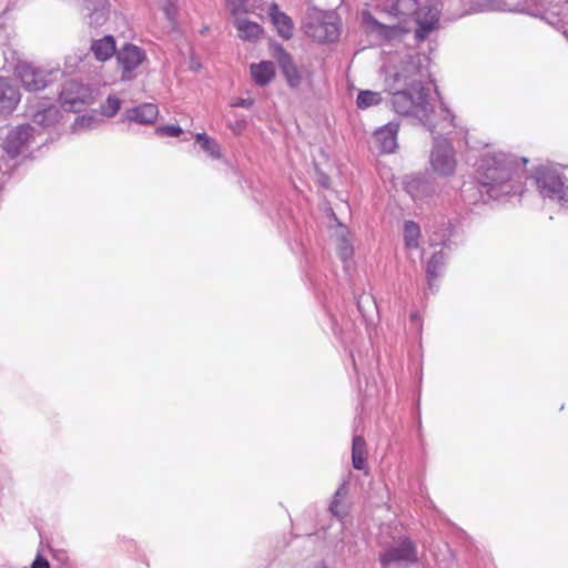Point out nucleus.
Masks as SVG:
<instances>
[{"label":"nucleus","instance_id":"obj_1","mask_svg":"<svg viewBox=\"0 0 568 568\" xmlns=\"http://www.w3.org/2000/svg\"><path fill=\"white\" fill-rule=\"evenodd\" d=\"M429 59L419 52L397 54L384 65V84L392 93V105L397 114L417 119L429 132H436L430 119Z\"/></svg>","mask_w":568,"mask_h":568},{"label":"nucleus","instance_id":"obj_2","mask_svg":"<svg viewBox=\"0 0 568 568\" xmlns=\"http://www.w3.org/2000/svg\"><path fill=\"white\" fill-rule=\"evenodd\" d=\"M526 163V158L518 159L511 153L490 149L484 151L475 164L476 181L462 187L463 200L475 205L519 193L518 171Z\"/></svg>","mask_w":568,"mask_h":568},{"label":"nucleus","instance_id":"obj_3","mask_svg":"<svg viewBox=\"0 0 568 568\" xmlns=\"http://www.w3.org/2000/svg\"><path fill=\"white\" fill-rule=\"evenodd\" d=\"M430 119L436 123V132L433 135V148L430 150L429 163L432 170L442 176H450L455 173L457 159L450 139L445 138L457 128L455 116L443 103L436 110L430 111Z\"/></svg>","mask_w":568,"mask_h":568},{"label":"nucleus","instance_id":"obj_4","mask_svg":"<svg viewBox=\"0 0 568 568\" xmlns=\"http://www.w3.org/2000/svg\"><path fill=\"white\" fill-rule=\"evenodd\" d=\"M382 10L388 16L405 22L408 18H413L417 23L415 30V39L424 41L428 34L436 28L439 13L436 9L420 6L419 0H386L379 3Z\"/></svg>","mask_w":568,"mask_h":568},{"label":"nucleus","instance_id":"obj_5","mask_svg":"<svg viewBox=\"0 0 568 568\" xmlns=\"http://www.w3.org/2000/svg\"><path fill=\"white\" fill-rule=\"evenodd\" d=\"M530 179L539 195L568 209V180L551 165H538L532 169Z\"/></svg>","mask_w":568,"mask_h":568},{"label":"nucleus","instance_id":"obj_6","mask_svg":"<svg viewBox=\"0 0 568 568\" xmlns=\"http://www.w3.org/2000/svg\"><path fill=\"white\" fill-rule=\"evenodd\" d=\"M48 139L31 124H20L12 128L3 140L2 149L10 158H17L29 151L33 145L41 146Z\"/></svg>","mask_w":568,"mask_h":568},{"label":"nucleus","instance_id":"obj_7","mask_svg":"<svg viewBox=\"0 0 568 568\" xmlns=\"http://www.w3.org/2000/svg\"><path fill=\"white\" fill-rule=\"evenodd\" d=\"M304 31L320 43L334 42L341 33L338 17L333 11H320L307 19Z\"/></svg>","mask_w":568,"mask_h":568},{"label":"nucleus","instance_id":"obj_8","mask_svg":"<svg viewBox=\"0 0 568 568\" xmlns=\"http://www.w3.org/2000/svg\"><path fill=\"white\" fill-rule=\"evenodd\" d=\"M418 560L416 544L409 537H399L379 555L383 567L390 564H415Z\"/></svg>","mask_w":568,"mask_h":568},{"label":"nucleus","instance_id":"obj_9","mask_svg":"<svg viewBox=\"0 0 568 568\" xmlns=\"http://www.w3.org/2000/svg\"><path fill=\"white\" fill-rule=\"evenodd\" d=\"M362 24L365 30L383 41L400 39L407 30L398 24H384L379 22L369 11L362 12Z\"/></svg>","mask_w":568,"mask_h":568},{"label":"nucleus","instance_id":"obj_10","mask_svg":"<svg viewBox=\"0 0 568 568\" xmlns=\"http://www.w3.org/2000/svg\"><path fill=\"white\" fill-rule=\"evenodd\" d=\"M145 52L135 44L126 43L116 52V61L123 80H132L134 71L145 60Z\"/></svg>","mask_w":568,"mask_h":568},{"label":"nucleus","instance_id":"obj_11","mask_svg":"<svg viewBox=\"0 0 568 568\" xmlns=\"http://www.w3.org/2000/svg\"><path fill=\"white\" fill-rule=\"evenodd\" d=\"M33 124L40 126L43 131L57 125L61 119L60 109L47 101H40L37 104H30L27 111Z\"/></svg>","mask_w":568,"mask_h":568},{"label":"nucleus","instance_id":"obj_12","mask_svg":"<svg viewBox=\"0 0 568 568\" xmlns=\"http://www.w3.org/2000/svg\"><path fill=\"white\" fill-rule=\"evenodd\" d=\"M17 73L24 89L30 92L43 90L48 87L52 77V72H47L27 63L19 65L17 68Z\"/></svg>","mask_w":568,"mask_h":568},{"label":"nucleus","instance_id":"obj_13","mask_svg":"<svg viewBox=\"0 0 568 568\" xmlns=\"http://www.w3.org/2000/svg\"><path fill=\"white\" fill-rule=\"evenodd\" d=\"M21 101V92L13 80L0 77V116H10Z\"/></svg>","mask_w":568,"mask_h":568},{"label":"nucleus","instance_id":"obj_14","mask_svg":"<svg viewBox=\"0 0 568 568\" xmlns=\"http://www.w3.org/2000/svg\"><path fill=\"white\" fill-rule=\"evenodd\" d=\"M273 58L276 59L287 84L291 88H298L303 80L302 73L295 65L291 54L283 48V45H273Z\"/></svg>","mask_w":568,"mask_h":568},{"label":"nucleus","instance_id":"obj_15","mask_svg":"<svg viewBox=\"0 0 568 568\" xmlns=\"http://www.w3.org/2000/svg\"><path fill=\"white\" fill-rule=\"evenodd\" d=\"M405 190L415 202H423L435 194L436 184L426 176L413 175L406 179Z\"/></svg>","mask_w":568,"mask_h":568},{"label":"nucleus","instance_id":"obj_16","mask_svg":"<svg viewBox=\"0 0 568 568\" xmlns=\"http://www.w3.org/2000/svg\"><path fill=\"white\" fill-rule=\"evenodd\" d=\"M399 124L396 122H388L387 124L378 128L374 132V142L381 153L389 154L397 149V134Z\"/></svg>","mask_w":568,"mask_h":568},{"label":"nucleus","instance_id":"obj_17","mask_svg":"<svg viewBox=\"0 0 568 568\" xmlns=\"http://www.w3.org/2000/svg\"><path fill=\"white\" fill-rule=\"evenodd\" d=\"M159 116V108L153 103H142L138 106L126 109L121 121L135 122L142 125L153 124Z\"/></svg>","mask_w":568,"mask_h":568},{"label":"nucleus","instance_id":"obj_18","mask_svg":"<svg viewBox=\"0 0 568 568\" xmlns=\"http://www.w3.org/2000/svg\"><path fill=\"white\" fill-rule=\"evenodd\" d=\"M268 16L277 34L284 40H290L293 37L294 31V23L291 17L281 11L276 3H272L270 6Z\"/></svg>","mask_w":568,"mask_h":568},{"label":"nucleus","instance_id":"obj_19","mask_svg":"<svg viewBox=\"0 0 568 568\" xmlns=\"http://www.w3.org/2000/svg\"><path fill=\"white\" fill-rule=\"evenodd\" d=\"M446 255L443 250L435 251L430 260L426 264V276L428 288L430 291L437 290V280L442 276L445 266Z\"/></svg>","mask_w":568,"mask_h":568},{"label":"nucleus","instance_id":"obj_20","mask_svg":"<svg viewBox=\"0 0 568 568\" xmlns=\"http://www.w3.org/2000/svg\"><path fill=\"white\" fill-rule=\"evenodd\" d=\"M232 17L234 18L233 23L240 39L244 41H255L260 38L263 29L258 23L250 21L243 17L242 13Z\"/></svg>","mask_w":568,"mask_h":568},{"label":"nucleus","instance_id":"obj_21","mask_svg":"<svg viewBox=\"0 0 568 568\" xmlns=\"http://www.w3.org/2000/svg\"><path fill=\"white\" fill-rule=\"evenodd\" d=\"M81 87L75 81L67 82L61 92L60 100L62 105L68 110H75L79 104H83L84 94H81Z\"/></svg>","mask_w":568,"mask_h":568},{"label":"nucleus","instance_id":"obj_22","mask_svg":"<svg viewBox=\"0 0 568 568\" xmlns=\"http://www.w3.org/2000/svg\"><path fill=\"white\" fill-rule=\"evenodd\" d=\"M91 51L99 61H106L116 54L115 40L112 36H104L101 39L93 40Z\"/></svg>","mask_w":568,"mask_h":568},{"label":"nucleus","instance_id":"obj_23","mask_svg":"<svg viewBox=\"0 0 568 568\" xmlns=\"http://www.w3.org/2000/svg\"><path fill=\"white\" fill-rule=\"evenodd\" d=\"M251 75L255 84L264 87L268 84L275 75V67L271 61H261L251 64Z\"/></svg>","mask_w":568,"mask_h":568},{"label":"nucleus","instance_id":"obj_24","mask_svg":"<svg viewBox=\"0 0 568 568\" xmlns=\"http://www.w3.org/2000/svg\"><path fill=\"white\" fill-rule=\"evenodd\" d=\"M366 459V442L363 436L355 435L352 443V465L357 470H365L367 468Z\"/></svg>","mask_w":568,"mask_h":568},{"label":"nucleus","instance_id":"obj_25","mask_svg":"<svg viewBox=\"0 0 568 568\" xmlns=\"http://www.w3.org/2000/svg\"><path fill=\"white\" fill-rule=\"evenodd\" d=\"M102 119L99 114L94 112L87 113L75 118L72 130L75 133L94 130L100 125Z\"/></svg>","mask_w":568,"mask_h":568},{"label":"nucleus","instance_id":"obj_26","mask_svg":"<svg viewBox=\"0 0 568 568\" xmlns=\"http://www.w3.org/2000/svg\"><path fill=\"white\" fill-rule=\"evenodd\" d=\"M195 141L200 144L201 149L207 153V155L214 160H219L222 156L220 144L209 136L206 133L201 132L195 134Z\"/></svg>","mask_w":568,"mask_h":568},{"label":"nucleus","instance_id":"obj_27","mask_svg":"<svg viewBox=\"0 0 568 568\" xmlns=\"http://www.w3.org/2000/svg\"><path fill=\"white\" fill-rule=\"evenodd\" d=\"M420 227L413 221L404 224V242L407 250H416L419 246Z\"/></svg>","mask_w":568,"mask_h":568},{"label":"nucleus","instance_id":"obj_28","mask_svg":"<svg viewBox=\"0 0 568 568\" xmlns=\"http://www.w3.org/2000/svg\"><path fill=\"white\" fill-rule=\"evenodd\" d=\"M383 98L379 92L371 90H362L356 98V105L361 110H366L381 104Z\"/></svg>","mask_w":568,"mask_h":568},{"label":"nucleus","instance_id":"obj_29","mask_svg":"<svg viewBox=\"0 0 568 568\" xmlns=\"http://www.w3.org/2000/svg\"><path fill=\"white\" fill-rule=\"evenodd\" d=\"M348 493L347 489V481H344L341 484V486L337 488V490L334 494L333 500L329 505V510L335 516H342L345 513V509L342 505L343 499L346 497Z\"/></svg>","mask_w":568,"mask_h":568},{"label":"nucleus","instance_id":"obj_30","mask_svg":"<svg viewBox=\"0 0 568 568\" xmlns=\"http://www.w3.org/2000/svg\"><path fill=\"white\" fill-rule=\"evenodd\" d=\"M356 305L358 312L363 317H367L372 310L377 308L376 301L372 294L362 293L356 297Z\"/></svg>","mask_w":568,"mask_h":568},{"label":"nucleus","instance_id":"obj_31","mask_svg":"<svg viewBox=\"0 0 568 568\" xmlns=\"http://www.w3.org/2000/svg\"><path fill=\"white\" fill-rule=\"evenodd\" d=\"M122 105L120 98L116 95H109L104 103L101 104L102 115L113 118L118 114Z\"/></svg>","mask_w":568,"mask_h":568},{"label":"nucleus","instance_id":"obj_32","mask_svg":"<svg viewBox=\"0 0 568 568\" xmlns=\"http://www.w3.org/2000/svg\"><path fill=\"white\" fill-rule=\"evenodd\" d=\"M109 18V8L105 3L95 7L92 12L89 14V23L91 26H102Z\"/></svg>","mask_w":568,"mask_h":568},{"label":"nucleus","instance_id":"obj_33","mask_svg":"<svg viewBox=\"0 0 568 568\" xmlns=\"http://www.w3.org/2000/svg\"><path fill=\"white\" fill-rule=\"evenodd\" d=\"M338 256L343 262L348 261L353 255V246L347 239L341 237L337 245Z\"/></svg>","mask_w":568,"mask_h":568},{"label":"nucleus","instance_id":"obj_34","mask_svg":"<svg viewBox=\"0 0 568 568\" xmlns=\"http://www.w3.org/2000/svg\"><path fill=\"white\" fill-rule=\"evenodd\" d=\"M183 132L180 125L169 124L156 128V133L162 136L178 138Z\"/></svg>","mask_w":568,"mask_h":568},{"label":"nucleus","instance_id":"obj_35","mask_svg":"<svg viewBox=\"0 0 568 568\" xmlns=\"http://www.w3.org/2000/svg\"><path fill=\"white\" fill-rule=\"evenodd\" d=\"M248 0H226L227 8L232 16L246 12V3Z\"/></svg>","mask_w":568,"mask_h":568},{"label":"nucleus","instance_id":"obj_36","mask_svg":"<svg viewBox=\"0 0 568 568\" xmlns=\"http://www.w3.org/2000/svg\"><path fill=\"white\" fill-rule=\"evenodd\" d=\"M247 125L245 119H235L234 121L229 122V128L234 134H241Z\"/></svg>","mask_w":568,"mask_h":568},{"label":"nucleus","instance_id":"obj_37","mask_svg":"<svg viewBox=\"0 0 568 568\" xmlns=\"http://www.w3.org/2000/svg\"><path fill=\"white\" fill-rule=\"evenodd\" d=\"M254 104V100L251 98H237L232 101L231 106L250 109Z\"/></svg>","mask_w":568,"mask_h":568},{"label":"nucleus","instance_id":"obj_38","mask_svg":"<svg viewBox=\"0 0 568 568\" xmlns=\"http://www.w3.org/2000/svg\"><path fill=\"white\" fill-rule=\"evenodd\" d=\"M31 568H50V564L41 555H38L33 560Z\"/></svg>","mask_w":568,"mask_h":568},{"label":"nucleus","instance_id":"obj_39","mask_svg":"<svg viewBox=\"0 0 568 568\" xmlns=\"http://www.w3.org/2000/svg\"><path fill=\"white\" fill-rule=\"evenodd\" d=\"M175 11H176L175 6L172 2L169 1L165 4L164 12H165L166 18L170 21L174 20Z\"/></svg>","mask_w":568,"mask_h":568},{"label":"nucleus","instance_id":"obj_40","mask_svg":"<svg viewBox=\"0 0 568 568\" xmlns=\"http://www.w3.org/2000/svg\"><path fill=\"white\" fill-rule=\"evenodd\" d=\"M410 322L416 326V329L422 331V318L417 312L410 314Z\"/></svg>","mask_w":568,"mask_h":568},{"label":"nucleus","instance_id":"obj_41","mask_svg":"<svg viewBox=\"0 0 568 568\" xmlns=\"http://www.w3.org/2000/svg\"><path fill=\"white\" fill-rule=\"evenodd\" d=\"M315 568H326V566L324 564H321V565L316 566Z\"/></svg>","mask_w":568,"mask_h":568},{"label":"nucleus","instance_id":"obj_42","mask_svg":"<svg viewBox=\"0 0 568 568\" xmlns=\"http://www.w3.org/2000/svg\"><path fill=\"white\" fill-rule=\"evenodd\" d=\"M325 180H327V176H324V180H322V185H326Z\"/></svg>","mask_w":568,"mask_h":568},{"label":"nucleus","instance_id":"obj_43","mask_svg":"<svg viewBox=\"0 0 568 568\" xmlns=\"http://www.w3.org/2000/svg\"><path fill=\"white\" fill-rule=\"evenodd\" d=\"M325 180H327V176H324V180H322V185H326Z\"/></svg>","mask_w":568,"mask_h":568},{"label":"nucleus","instance_id":"obj_44","mask_svg":"<svg viewBox=\"0 0 568 568\" xmlns=\"http://www.w3.org/2000/svg\"><path fill=\"white\" fill-rule=\"evenodd\" d=\"M325 180H327V176H324V180H322V185H326Z\"/></svg>","mask_w":568,"mask_h":568},{"label":"nucleus","instance_id":"obj_45","mask_svg":"<svg viewBox=\"0 0 568 568\" xmlns=\"http://www.w3.org/2000/svg\"><path fill=\"white\" fill-rule=\"evenodd\" d=\"M439 243H434L433 245H438ZM442 245H445L446 243L445 242H442L440 243Z\"/></svg>","mask_w":568,"mask_h":568},{"label":"nucleus","instance_id":"obj_46","mask_svg":"<svg viewBox=\"0 0 568 568\" xmlns=\"http://www.w3.org/2000/svg\"><path fill=\"white\" fill-rule=\"evenodd\" d=\"M566 1H567V3H568V0H566Z\"/></svg>","mask_w":568,"mask_h":568}]
</instances>
